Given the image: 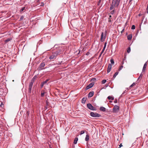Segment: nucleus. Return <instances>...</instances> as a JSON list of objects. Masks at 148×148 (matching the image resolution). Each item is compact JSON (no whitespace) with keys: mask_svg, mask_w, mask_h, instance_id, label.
<instances>
[{"mask_svg":"<svg viewBox=\"0 0 148 148\" xmlns=\"http://www.w3.org/2000/svg\"><path fill=\"white\" fill-rule=\"evenodd\" d=\"M109 1H110V0H109Z\"/></svg>","mask_w":148,"mask_h":148,"instance_id":"58","label":"nucleus"},{"mask_svg":"<svg viewBox=\"0 0 148 148\" xmlns=\"http://www.w3.org/2000/svg\"><path fill=\"white\" fill-rule=\"evenodd\" d=\"M142 15V14H141L139 13V14H138V16H141Z\"/></svg>","mask_w":148,"mask_h":148,"instance_id":"48","label":"nucleus"},{"mask_svg":"<svg viewBox=\"0 0 148 148\" xmlns=\"http://www.w3.org/2000/svg\"><path fill=\"white\" fill-rule=\"evenodd\" d=\"M124 30H125V28H124L121 31V33H123L124 31Z\"/></svg>","mask_w":148,"mask_h":148,"instance_id":"41","label":"nucleus"},{"mask_svg":"<svg viewBox=\"0 0 148 148\" xmlns=\"http://www.w3.org/2000/svg\"><path fill=\"white\" fill-rule=\"evenodd\" d=\"M44 84H43V83H42H42H41V88H42L43 86V85H44Z\"/></svg>","mask_w":148,"mask_h":148,"instance_id":"45","label":"nucleus"},{"mask_svg":"<svg viewBox=\"0 0 148 148\" xmlns=\"http://www.w3.org/2000/svg\"><path fill=\"white\" fill-rule=\"evenodd\" d=\"M87 106L88 108L92 110H96V108L94 107L90 103H88L87 104Z\"/></svg>","mask_w":148,"mask_h":148,"instance_id":"8","label":"nucleus"},{"mask_svg":"<svg viewBox=\"0 0 148 148\" xmlns=\"http://www.w3.org/2000/svg\"><path fill=\"white\" fill-rule=\"evenodd\" d=\"M118 73H119V72H116L115 73L114 76H113V77L114 78H115L116 77V76L118 74Z\"/></svg>","mask_w":148,"mask_h":148,"instance_id":"22","label":"nucleus"},{"mask_svg":"<svg viewBox=\"0 0 148 148\" xmlns=\"http://www.w3.org/2000/svg\"><path fill=\"white\" fill-rule=\"evenodd\" d=\"M27 114L28 115V116L29 115V111H27Z\"/></svg>","mask_w":148,"mask_h":148,"instance_id":"46","label":"nucleus"},{"mask_svg":"<svg viewBox=\"0 0 148 148\" xmlns=\"http://www.w3.org/2000/svg\"><path fill=\"white\" fill-rule=\"evenodd\" d=\"M133 0H129V3H130Z\"/></svg>","mask_w":148,"mask_h":148,"instance_id":"50","label":"nucleus"},{"mask_svg":"<svg viewBox=\"0 0 148 148\" xmlns=\"http://www.w3.org/2000/svg\"><path fill=\"white\" fill-rule=\"evenodd\" d=\"M124 94V92H123L121 95H122Z\"/></svg>","mask_w":148,"mask_h":148,"instance_id":"52","label":"nucleus"},{"mask_svg":"<svg viewBox=\"0 0 148 148\" xmlns=\"http://www.w3.org/2000/svg\"><path fill=\"white\" fill-rule=\"evenodd\" d=\"M106 109L105 108L103 107H101L100 108V110L103 112L106 111Z\"/></svg>","mask_w":148,"mask_h":148,"instance_id":"14","label":"nucleus"},{"mask_svg":"<svg viewBox=\"0 0 148 148\" xmlns=\"http://www.w3.org/2000/svg\"><path fill=\"white\" fill-rule=\"evenodd\" d=\"M49 102L48 101V100H46V105L47 106H47H48L49 105Z\"/></svg>","mask_w":148,"mask_h":148,"instance_id":"29","label":"nucleus"},{"mask_svg":"<svg viewBox=\"0 0 148 148\" xmlns=\"http://www.w3.org/2000/svg\"><path fill=\"white\" fill-rule=\"evenodd\" d=\"M89 140V136L88 134H87L86 135V137L85 138V140L86 141H88Z\"/></svg>","mask_w":148,"mask_h":148,"instance_id":"18","label":"nucleus"},{"mask_svg":"<svg viewBox=\"0 0 148 148\" xmlns=\"http://www.w3.org/2000/svg\"><path fill=\"white\" fill-rule=\"evenodd\" d=\"M106 82V80L103 79L102 81V84H104Z\"/></svg>","mask_w":148,"mask_h":148,"instance_id":"28","label":"nucleus"},{"mask_svg":"<svg viewBox=\"0 0 148 148\" xmlns=\"http://www.w3.org/2000/svg\"><path fill=\"white\" fill-rule=\"evenodd\" d=\"M119 5V3L118 2L117 3H116V2L115 1H114V0H112V3L111 5V7L110 8V10H112L114 8L115 6L118 7Z\"/></svg>","mask_w":148,"mask_h":148,"instance_id":"2","label":"nucleus"},{"mask_svg":"<svg viewBox=\"0 0 148 148\" xmlns=\"http://www.w3.org/2000/svg\"><path fill=\"white\" fill-rule=\"evenodd\" d=\"M49 81L48 79H47L45 81L42 82L43 84H46L47 82Z\"/></svg>","mask_w":148,"mask_h":148,"instance_id":"24","label":"nucleus"},{"mask_svg":"<svg viewBox=\"0 0 148 148\" xmlns=\"http://www.w3.org/2000/svg\"><path fill=\"white\" fill-rule=\"evenodd\" d=\"M114 12V10H113L111 11V12L110 13V14L112 15L113 14Z\"/></svg>","mask_w":148,"mask_h":148,"instance_id":"32","label":"nucleus"},{"mask_svg":"<svg viewBox=\"0 0 148 148\" xmlns=\"http://www.w3.org/2000/svg\"><path fill=\"white\" fill-rule=\"evenodd\" d=\"M86 98L84 97L82 98V102L83 103H86Z\"/></svg>","mask_w":148,"mask_h":148,"instance_id":"16","label":"nucleus"},{"mask_svg":"<svg viewBox=\"0 0 148 148\" xmlns=\"http://www.w3.org/2000/svg\"><path fill=\"white\" fill-rule=\"evenodd\" d=\"M44 94H45V93L44 92H42L41 93V96L42 97H43L44 96Z\"/></svg>","mask_w":148,"mask_h":148,"instance_id":"38","label":"nucleus"},{"mask_svg":"<svg viewBox=\"0 0 148 148\" xmlns=\"http://www.w3.org/2000/svg\"><path fill=\"white\" fill-rule=\"evenodd\" d=\"M44 5V4L43 3H42L41 5H40L41 6H43Z\"/></svg>","mask_w":148,"mask_h":148,"instance_id":"49","label":"nucleus"},{"mask_svg":"<svg viewBox=\"0 0 148 148\" xmlns=\"http://www.w3.org/2000/svg\"><path fill=\"white\" fill-rule=\"evenodd\" d=\"M59 63H60V62H59ZM61 64V63H59L58 64Z\"/></svg>","mask_w":148,"mask_h":148,"instance_id":"55","label":"nucleus"},{"mask_svg":"<svg viewBox=\"0 0 148 148\" xmlns=\"http://www.w3.org/2000/svg\"><path fill=\"white\" fill-rule=\"evenodd\" d=\"M110 102H112V101H109Z\"/></svg>","mask_w":148,"mask_h":148,"instance_id":"56","label":"nucleus"},{"mask_svg":"<svg viewBox=\"0 0 148 148\" xmlns=\"http://www.w3.org/2000/svg\"><path fill=\"white\" fill-rule=\"evenodd\" d=\"M85 131L84 130H82L80 132V134L82 135V134H83L85 133Z\"/></svg>","mask_w":148,"mask_h":148,"instance_id":"33","label":"nucleus"},{"mask_svg":"<svg viewBox=\"0 0 148 148\" xmlns=\"http://www.w3.org/2000/svg\"><path fill=\"white\" fill-rule=\"evenodd\" d=\"M114 102L115 103H116L117 102V99H115L114 101Z\"/></svg>","mask_w":148,"mask_h":148,"instance_id":"42","label":"nucleus"},{"mask_svg":"<svg viewBox=\"0 0 148 148\" xmlns=\"http://www.w3.org/2000/svg\"><path fill=\"white\" fill-rule=\"evenodd\" d=\"M107 32V31L106 30L104 35L103 32H102L101 34V42H103V41H104L105 39L106 38Z\"/></svg>","mask_w":148,"mask_h":148,"instance_id":"3","label":"nucleus"},{"mask_svg":"<svg viewBox=\"0 0 148 148\" xmlns=\"http://www.w3.org/2000/svg\"><path fill=\"white\" fill-rule=\"evenodd\" d=\"M119 110V107L117 105H115L113 108L112 112L113 113H116Z\"/></svg>","mask_w":148,"mask_h":148,"instance_id":"4","label":"nucleus"},{"mask_svg":"<svg viewBox=\"0 0 148 148\" xmlns=\"http://www.w3.org/2000/svg\"><path fill=\"white\" fill-rule=\"evenodd\" d=\"M104 50H103V49L102 50V51L101 52L100 55L99 56V57H100L101 55V54H102V53H103V51H104Z\"/></svg>","mask_w":148,"mask_h":148,"instance_id":"37","label":"nucleus"},{"mask_svg":"<svg viewBox=\"0 0 148 148\" xmlns=\"http://www.w3.org/2000/svg\"><path fill=\"white\" fill-rule=\"evenodd\" d=\"M143 76V75L142 74H141L140 75V76H139V77H138V79L137 80H139L140 78H141Z\"/></svg>","mask_w":148,"mask_h":148,"instance_id":"30","label":"nucleus"},{"mask_svg":"<svg viewBox=\"0 0 148 148\" xmlns=\"http://www.w3.org/2000/svg\"><path fill=\"white\" fill-rule=\"evenodd\" d=\"M112 16L111 15H110L109 16V18H108V22H111V18Z\"/></svg>","mask_w":148,"mask_h":148,"instance_id":"21","label":"nucleus"},{"mask_svg":"<svg viewBox=\"0 0 148 148\" xmlns=\"http://www.w3.org/2000/svg\"><path fill=\"white\" fill-rule=\"evenodd\" d=\"M88 53H86V55H88Z\"/></svg>","mask_w":148,"mask_h":148,"instance_id":"53","label":"nucleus"},{"mask_svg":"<svg viewBox=\"0 0 148 148\" xmlns=\"http://www.w3.org/2000/svg\"><path fill=\"white\" fill-rule=\"evenodd\" d=\"M24 16H21L20 18V21H21L22 20H23V19L24 18Z\"/></svg>","mask_w":148,"mask_h":148,"instance_id":"35","label":"nucleus"},{"mask_svg":"<svg viewBox=\"0 0 148 148\" xmlns=\"http://www.w3.org/2000/svg\"><path fill=\"white\" fill-rule=\"evenodd\" d=\"M125 59V58L124 57V59H123V60H124Z\"/></svg>","mask_w":148,"mask_h":148,"instance_id":"54","label":"nucleus"},{"mask_svg":"<svg viewBox=\"0 0 148 148\" xmlns=\"http://www.w3.org/2000/svg\"><path fill=\"white\" fill-rule=\"evenodd\" d=\"M119 147L118 148H120L121 147H122L123 145H122V143H121L119 145Z\"/></svg>","mask_w":148,"mask_h":148,"instance_id":"44","label":"nucleus"},{"mask_svg":"<svg viewBox=\"0 0 148 148\" xmlns=\"http://www.w3.org/2000/svg\"><path fill=\"white\" fill-rule=\"evenodd\" d=\"M110 62L112 64H114V60L112 59L110 60Z\"/></svg>","mask_w":148,"mask_h":148,"instance_id":"27","label":"nucleus"},{"mask_svg":"<svg viewBox=\"0 0 148 148\" xmlns=\"http://www.w3.org/2000/svg\"><path fill=\"white\" fill-rule=\"evenodd\" d=\"M45 66V63L44 62H42L40 64L38 68V71H40L41 70L44 69L45 68H44Z\"/></svg>","mask_w":148,"mask_h":148,"instance_id":"6","label":"nucleus"},{"mask_svg":"<svg viewBox=\"0 0 148 148\" xmlns=\"http://www.w3.org/2000/svg\"><path fill=\"white\" fill-rule=\"evenodd\" d=\"M25 7H23L20 10V12H23V10H25Z\"/></svg>","mask_w":148,"mask_h":148,"instance_id":"23","label":"nucleus"},{"mask_svg":"<svg viewBox=\"0 0 148 148\" xmlns=\"http://www.w3.org/2000/svg\"><path fill=\"white\" fill-rule=\"evenodd\" d=\"M112 64H108V69H107V72L108 73H109L111 71V68H112Z\"/></svg>","mask_w":148,"mask_h":148,"instance_id":"10","label":"nucleus"},{"mask_svg":"<svg viewBox=\"0 0 148 148\" xmlns=\"http://www.w3.org/2000/svg\"><path fill=\"white\" fill-rule=\"evenodd\" d=\"M132 35L131 34L127 36V39L129 40H130L132 39Z\"/></svg>","mask_w":148,"mask_h":148,"instance_id":"17","label":"nucleus"},{"mask_svg":"<svg viewBox=\"0 0 148 148\" xmlns=\"http://www.w3.org/2000/svg\"><path fill=\"white\" fill-rule=\"evenodd\" d=\"M50 148H52L51 147H50Z\"/></svg>","mask_w":148,"mask_h":148,"instance_id":"57","label":"nucleus"},{"mask_svg":"<svg viewBox=\"0 0 148 148\" xmlns=\"http://www.w3.org/2000/svg\"><path fill=\"white\" fill-rule=\"evenodd\" d=\"M78 140V139L77 138H75L73 143L75 144H76L77 143V142Z\"/></svg>","mask_w":148,"mask_h":148,"instance_id":"20","label":"nucleus"},{"mask_svg":"<svg viewBox=\"0 0 148 148\" xmlns=\"http://www.w3.org/2000/svg\"><path fill=\"white\" fill-rule=\"evenodd\" d=\"M33 83L32 82H30L29 84L28 88V92L29 94H31L32 90Z\"/></svg>","mask_w":148,"mask_h":148,"instance_id":"7","label":"nucleus"},{"mask_svg":"<svg viewBox=\"0 0 148 148\" xmlns=\"http://www.w3.org/2000/svg\"><path fill=\"white\" fill-rule=\"evenodd\" d=\"M106 44H107V42H105V43L104 45V46L103 49V50H105V48L106 47Z\"/></svg>","mask_w":148,"mask_h":148,"instance_id":"25","label":"nucleus"},{"mask_svg":"<svg viewBox=\"0 0 148 148\" xmlns=\"http://www.w3.org/2000/svg\"><path fill=\"white\" fill-rule=\"evenodd\" d=\"M135 85V83L134 82L132 84H131L130 86V87H132Z\"/></svg>","mask_w":148,"mask_h":148,"instance_id":"34","label":"nucleus"},{"mask_svg":"<svg viewBox=\"0 0 148 148\" xmlns=\"http://www.w3.org/2000/svg\"><path fill=\"white\" fill-rule=\"evenodd\" d=\"M123 68V66L122 65H121L119 69V71H120L122 69V68Z\"/></svg>","mask_w":148,"mask_h":148,"instance_id":"39","label":"nucleus"},{"mask_svg":"<svg viewBox=\"0 0 148 148\" xmlns=\"http://www.w3.org/2000/svg\"><path fill=\"white\" fill-rule=\"evenodd\" d=\"M62 48L61 47H59L56 50L52 53L51 54L50 56L49 59L52 61H53V60L55 59L57 56L58 55L61 54L62 52V50H61Z\"/></svg>","mask_w":148,"mask_h":148,"instance_id":"1","label":"nucleus"},{"mask_svg":"<svg viewBox=\"0 0 148 148\" xmlns=\"http://www.w3.org/2000/svg\"><path fill=\"white\" fill-rule=\"evenodd\" d=\"M37 78V77L36 75H35L32 79L30 82H32V83H34L35 80Z\"/></svg>","mask_w":148,"mask_h":148,"instance_id":"13","label":"nucleus"},{"mask_svg":"<svg viewBox=\"0 0 148 148\" xmlns=\"http://www.w3.org/2000/svg\"><path fill=\"white\" fill-rule=\"evenodd\" d=\"M45 108H46V109H47V106H45Z\"/></svg>","mask_w":148,"mask_h":148,"instance_id":"51","label":"nucleus"},{"mask_svg":"<svg viewBox=\"0 0 148 148\" xmlns=\"http://www.w3.org/2000/svg\"><path fill=\"white\" fill-rule=\"evenodd\" d=\"M94 82H92L90 84L86 87V90H88L91 88H92L94 85Z\"/></svg>","mask_w":148,"mask_h":148,"instance_id":"9","label":"nucleus"},{"mask_svg":"<svg viewBox=\"0 0 148 148\" xmlns=\"http://www.w3.org/2000/svg\"><path fill=\"white\" fill-rule=\"evenodd\" d=\"M124 64V60H123V61L121 63V64L122 65Z\"/></svg>","mask_w":148,"mask_h":148,"instance_id":"47","label":"nucleus"},{"mask_svg":"<svg viewBox=\"0 0 148 148\" xmlns=\"http://www.w3.org/2000/svg\"><path fill=\"white\" fill-rule=\"evenodd\" d=\"M135 27L134 25H133L131 27V29H135Z\"/></svg>","mask_w":148,"mask_h":148,"instance_id":"31","label":"nucleus"},{"mask_svg":"<svg viewBox=\"0 0 148 148\" xmlns=\"http://www.w3.org/2000/svg\"><path fill=\"white\" fill-rule=\"evenodd\" d=\"M101 1V0H99V2H98V5H99V4L100 3Z\"/></svg>","mask_w":148,"mask_h":148,"instance_id":"43","label":"nucleus"},{"mask_svg":"<svg viewBox=\"0 0 148 148\" xmlns=\"http://www.w3.org/2000/svg\"><path fill=\"white\" fill-rule=\"evenodd\" d=\"M12 40V38H8L7 39L5 40V41H4L5 42V43H6L7 42H8Z\"/></svg>","mask_w":148,"mask_h":148,"instance_id":"15","label":"nucleus"},{"mask_svg":"<svg viewBox=\"0 0 148 148\" xmlns=\"http://www.w3.org/2000/svg\"><path fill=\"white\" fill-rule=\"evenodd\" d=\"M147 65V62H146L145 63V64H144V66H143V70H142V71L143 72L145 71Z\"/></svg>","mask_w":148,"mask_h":148,"instance_id":"11","label":"nucleus"},{"mask_svg":"<svg viewBox=\"0 0 148 148\" xmlns=\"http://www.w3.org/2000/svg\"><path fill=\"white\" fill-rule=\"evenodd\" d=\"M108 98L109 100L111 99V100H113L114 99V97H113L111 96H109L108 97Z\"/></svg>","mask_w":148,"mask_h":148,"instance_id":"19","label":"nucleus"},{"mask_svg":"<svg viewBox=\"0 0 148 148\" xmlns=\"http://www.w3.org/2000/svg\"><path fill=\"white\" fill-rule=\"evenodd\" d=\"M94 92L93 91H92L90 92L88 95V97H92L94 95Z\"/></svg>","mask_w":148,"mask_h":148,"instance_id":"12","label":"nucleus"},{"mask_svg":"<svg viewBox=\"0 0 148 148\" xmlns=\"http://www.w3.org/2000/svg\"><path fill=\"white\" fill-rule=\"evenodd\" d=\"M3 106H4V105L3 104V103H1V104L0 105V106L1 107H3Z\"/></svg>","mask_w":148,"mask_h":148,"instance_id":"40","label":"nucleus"},{"mask_svg":"<svg viewBox=\"0 0 148 148\" xmlns=\"http://www.w3.org/2000/svg\"><path fill=\"white\" fill-rule=\"evenodd\" d=\"M130 51H131L130 48V47H129L128 48L127 50V52H128V53H129L130 52Z\"/></svg>","mask_w":148,"mask_h":148,"instance_id":"26","label":"nucleus"},{"mask_svg":"<svg viewBox=\"0 0 148 148\" xmlns=\"http://www.w3.org/2000/svg\"><path fill=\"white\" fill-rule=\"evenodd\" d=\"M90 116L93 117H99L101 116V115L97 113H95L93 112L90 113Z\"/></svg>","mask_w":148,"mask_h":148,"instance_id":"5","label":"nucleus"},{"mask_svg":"<svg viewBox=\"0 0 148 148\" xmlns=\"http://www.w3.org/2000/svg\"><path fill=\"white\" fill-rule=\"evenodd\" d=\"M96 80V79L95 78H92L91 79V81H95Z\"/></svg>","mask_w":148,"mask_h":148,"instance_id":"36","label":"nucleus"}]
</instances>
